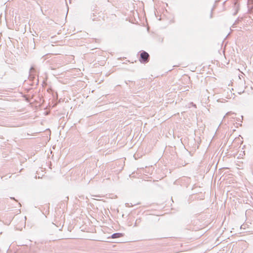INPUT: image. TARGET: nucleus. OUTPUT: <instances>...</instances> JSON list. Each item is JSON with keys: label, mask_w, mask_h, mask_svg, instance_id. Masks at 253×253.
<instances>
[{"label": "nucleus", "mask_w": 253, "mask_h": 253, "mask_svg": "<svg viewBox=\"0 0 253 253\" xmlns=\"http://www.w3.org/2000/svg\"><path fill=\"white\" fill-rule=\"evenodd\" d=\"M238 11L237 10L235 13H234V15L236 14V13H237Z\"/></svg>", "instance_id": "423d86ee"}, {"label": "nucleus", "mask_w": 253, "mask_h": 253, "mask_svg": "<svg viewBox=\"0 0 253 253\" xmlns=\"http://www.w3.org/2000/svg\"><path fill=\"white\" fill-rule=\"evenodd\" d=\"M235 114L234 113H233L232 112H227L226 115L224 116L223 121L225 120L226 118H228L230 116V119H234V116H235Z\"/></svg>", "instance_id": "f03ea898"}, {"label": "nucleus", "mask_w": 253, "mask_h": 253, "mask_svg": "<svg viewBox=\"0 0 253 253\" xmlns=\"http://www.w3.org/2000/svg\"><path fill=\"white\" fill-rule=\"evenodd\" d=\"M149 60V54L145 51H142L140 54V58L139 61L141 63H147Z\"/></svg>", "instance_id": "f257e3e1"}, {"label": "nucleus", "mask_w": 253, "mask_h": 253, "mask_svg": "<svg viewBox=\"0 0 253 253\" xmlns=\"http://www.w3.org/2000/svg\"><path fill=\"white\" fill-rule=\"evenodd\" d=\"M123 236V234L121 233H116L112 235V238H120Z\"/></svg>", "instance_id": "7ed1b4c3"}, {"label": "nucleus", "mask_w": 253, "mask_h": 253, "mask_svg": "<svg viewBox=\"0 0 253 253\" xmlns=\"http://www.w3.org/2000/svg\"><path fill=\"white\" fill-rule=\"evenodd\" d=\"M237 23V20H236V21L235 22V23L233 24V25L232 27H234V26L235 25H236Z\"/></svg>", "instance_id": "39448f33"}, {"label": "nucleus", "mask_w": 253, "mask_h": 253, "mask_svg": "<svg viewBox=\"0 0 253 253\" xmlns=\"http://www.w3.org/2000/svg\"><path fill=\"white\" fill-rule=\"evenodd\" d=\"M11 198V199H13V200H15V199H14V198Z\"/></svg>", "instance_id": "6e6552de"}, {"label": "nucleus", "mask_w": 253, "mask_h": 253, "mask_svg": "<svg viewBox=\"0 0 253 253\" xmlns=\"http://www.w3.org/2000/svg\"><path fill=\"white\" fill-rule=\"evenodd\" d=\"M35 71V69H34V67H32L31 68H30V72L31 74H32L33 73V71Z\"/></svg>", "instance_id": "20e7f679"}, {"label": "nucleus", "mask_w": 253, "mask_h": 253, "mask_svg": "<svg viewBox=\"0 0 253 253\" xmlns=\"http://www.w3.org/2000/svg\"><path fill=\"white\" fill-rule=\"evenodd\" d=\"M92 197H98V196L92 195Z\"/></svg>", "instance_id": "0eeeda50"}]
</instances>
